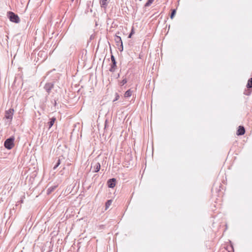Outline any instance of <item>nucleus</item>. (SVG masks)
Listing matches in <instances>:
<instances>
[{"instance_id":"4468645a","label":"nucleus","mask_w":252,"mask_h":252,"mask_svg":"<svg viewBox=\"0 0 252 252\" xmlns=\"http://www.w3.org/2000/svg\"><path fill=\"white\" fill-rule=\"evenodd\" d=\"M55 188L56 186L51 187L49 188L47 190V194H49L50 193H51L55 189Z\"/></svg>"},{"instance_id":"f8f14e48","label":"nucleus","mask_w":252,"mask_h":252,"mask_svg":"<svg viewBox=\"0 0 252 252\" xmlns=\"http://www.w3.org/2000/svg\"><path fill=\"white\" fill-rule=\"evenodd\" d=\"M132 92L130 91V90H128L125 92L124 95L125 97H128L130 96Z\"/></svg>"},{"instance_id":"6e6552de","label":"nucleus","mask_w":252,"mask_h":252,"mask_svg":"<svg viewBox=\"0 0 252 252\" xmlns=\"http://www.w3.org/2000/svg\"><path fill=\"white\" fill-rule=\"evenodd\" d=\"M109 0H99V3L101 7L106 9L107 7Z\"/></svg>"},{"instance_id":"1a4fd4ad","label":"nucleus","mask_w":252,"mask_h":252,"mask_svg":"<svg viewBox=\"0 0 252 252\" xmlns=\"http://www.w3.org/2000/svg\"><path fill=\"white\" fill-rule=\"evenodd\" d=\"M245 129L243 126H239L238 127V129L237 131V134L238 135H242L245 134Z\"/></svg>"},{"instance_id":"aec40b11","label":"nucleus","mask_w":252,"mask_h":252,"mask_svg":"<svg viewBox=\"0 0 252 252\" xmlns=\"http://www.w3.org/2000/svg\"><path fill=\"white\" fill-rule=\"evenodd\" d=\"M134 33V32H133V29H132L130 33H129V34L128 35V38H131V36Z\"/></svg>"},{"instance_id":"f03ea898","label":"nucleus","mask_w":252,"mask_h":252,"mask_svg":"<svg viewBox=\"0 0 252 252\" xmlns=\"http://www.w3.org/2000/svg\"><path fill=\"white\" fill-rule=\"evenodd\" d=\"M8 16L10 21L12 22L18 23L20 22V19L18 16L13 12H8Z\"/></svg>"},{"instance_id":"423d86ee","label":"nucleus","mask_w":252,"mask_h":252,"mask_svg":"<svg viewBox=\"0 0 252 252\" xmlns=\"http://www.w3.org/2000/svg\"><path fill=\"white\" fill-rule=\"evenodd\" d=\"M13 109H10L7 111H6L5 114V117L7 119L11 120L13 115Z\"/></svg>"},{"instance_id":"9d476101","label":"nucleus","mask_w":252,"mask_h":252,"mask_svg":"<svg viewBox=\"0 0 252 252\" xmlns=\"http://www.w3.org/2000/svg\"><path fill=\"white\" fill-rule=\"evenodd\" d=\"M100 169V164L99 162L94 163V172H97Z\"/></svg>"},{"instance_id":"f3484780","label":"nucleus","mask_w":252,"mask_h":252,"mask_svg":"<svg viewBox=\"0 0 252 252\" xmlns=\"http://www.w3.org/2000/svg\"><path fill=\"white\" fill-rule=\"evenodd\" d=\"M176 9H173L172 10V12L171 13V15H170V18L171 19H173V17H174L175 14H176Z\"/></svg>"},{"instance_id":"7ed1b4c3","label":"nucleus","mask_w":252,"mask_h":252,"mask_svg":"<svg viewBox=\"0 0 252 252\" xmlns=\"http://www.w3.org/2000/svg\"><path fill=\"white\" fill-rule=\"evenodd\" d=\"M111 60L112 61V64L111 65V67L109 69V71L111 72H114L115 71L116 67V61L113 55H111Z\"/></svg>"},{"instance_id":"0eeeda50","label":"nucleus","mask_w":252,"mask_h":252,"mask_svg":"<svg viewBox=\"0 0 252 252\" xmlns=\"http://www.w3.org/2000/svg\"><path fill=\"white\" fill-rule=\"evenodd\" d=\"M115 183L116 179L115 178L110 179L107 181L108 187L110 188H113L115 186Z\"/></svg>"},{"instance_id":"9b49d317","label":"nucleus","mask_w":252,"mask_h":252,"mask_svg":"<svg viewBox=\"0 0 252 252\" xmlns=\"http://www.w3.org/2000/svg\"><path fill=\"white\" fill-rule=\"evenodd\" d=\"M55 121L56 118L54 117H53L50 119V122L48 123L49 128H50L53 126Z\"/></svg>"},{"instance_id":"4be33fe9","label":"nucleus","mask_w":252,"mask_h":252,"mask_svg":"<svg viewBox=\"0 0 252 252\" xmlns=\"http://www.w3.org/2000/svg\"><path fill=\"white\" fill-rule=\"evenodd\" d=\"M119 50H120V51H122L121 50V49H122V46H120V47L119 48Z\"/></svg>"},{"instance_id":"2eb2a0df","label":"nucleus","mask_w":252,"mask_h":252,"mask_svg":"<svg viewBox=\"0 0 252 252\" xmlns=\"http://www.w3.org/2000/svg\"><path fill=\"white\" fill-rule=\"evenodd\" d=\"M112 202V200H108L107 201V202L105 203V209L106 210L107 209L109 206L111 205Z\"/></svg>"},{"instance_id":"20e7f679","label":"nucleus","mask_w":252,"mask_h":252,"mask_svg":"<svg viewBox=\"0 0 252 252\" xmlns=\"http://www.w3.org/2000/svg\"><path fill=\"white\" fill-rule=\"evenodd\" d=\"M54 84L53 83H47L45 84L44 89L48 93V94H49L51 90L53 88Z\"/></svg>"},{"instance_id":"b1692460","label":"nucleus","mask_w":252,"mask_h":252,"mask_svg":"<svg viewBox=\"0 0 252 252\" xmlns=\"http://www.w3.org/2000/svg\"><path fill=\"white\" fill-rule=\"evenodd\" d=\"M74 0H71L72 1H73Z\"/></svg>"},{"instance_id":"6ab92c4d","label":"nucleus","mask_w":252,"mask_h":252,"mask_svg":"<svg viewBox=\"0 0 252 252\" xmlns=\"http://www.w3.org/2000/svg\"><path fill=\"white\" fill-rule=\"evenodd\" d=\"M127 83V80L126 78L123 79V80L120 82V84L122 86L125 85Z\"/></svg>"},{"instance_id":"412c9836","label":"nucleus","mask_w":252,"mask_h":252,"mask_svg":"<svg viewBox=\"0 0 252 252\" xmlns=\"http://www.w3.org/2000/svg\"><path fill=\"white\" fill-rule=\"evenodd\" d=\"M119 95H118V94H116V97L114 100V101L117 100L119 99Z\"/></svg>"},{"instance_id":"dca6fc26","label":"nucleus","mask_w":252,"mask_h":252,"mask_svg":"<svg viewBox=\"0 0 252 252\" xmlns=\"http://www.w3.org/2000/svg\"><path fill=\"white\" fill-rule=\"evenodd\" d=\"M154 1V0H148L147 2L145 3V6L148 7L150 6Z\"/></svg>"},{"instance_id":"ddd939ff","label":"nucleus","mask_w":252,"mask_h":252,"mask_svg":"<svg viewBox=\"0 0 252 252\" xmlns=\"http://www.w3.org/2000/svg\"><path fill=\"white\" fill-rule=\"evenodd\" d=\"M247 87L248 88H252V77L251 78L248 82V83L247 84Z\"/></svg>"},{"instance_id":"5701e85b","label":"nucleus","mask_w":252,"mask_h":252,"mask_svg":"<svg viewBox=\"0 0 252 252\" xmlns=\"http://www.w3.org/2000/svg\"><path fill=\"white\" fill-rule=\"evenodd\" d=\"M54 101H55L54 105H55V106H56V104H57V103H56V100H54Z\"/></svg>"},{"instance_id":"a211bd4d","label":"nucleus","mask_w":252,"mask_h":252,"mask_svg":"<svg viewBox=\"0 0 252 252\" xmlns=\"http://www.w3.org/2000/svg\"><path fill=\"white\" fill-rule=\"evenodd\" d=\"M61 164V160L60 159H59L57 161V162L56 163V165L54 166L53 169H56Z\"/></svg>"},{"instance_id":"f257e3e1","label":"nucleus","mask_w":252,"mask_h":252,"mask_svg":"<svg viewBox=\"0 0 252 252\" xmlns=\"http://www.w3.org/2000/svg\"><path fill=\"white\" fill-rule=\"evenodd\" d=\"M15 138L14 136H11L7 138L4 143L5 148L8 150L11 149L14 145Z\"/></svg>"},{"instance_id":"39448f33","label":"nucleus","mask_w":252,"mask_h":252,"mask_svg":"<svg viewBox=\"0 0 252 252\" xmlns=\"http://www.w3.org/2000/svg\"><path fill=\"white\" fill-rule=\"evenodd\" d=\"M115 41L116 43H117V46H122V49H121V51L123 50V42L122 40L121 39V37L118 35H116L115 36Z\"/></svg>"}]
</instances>
